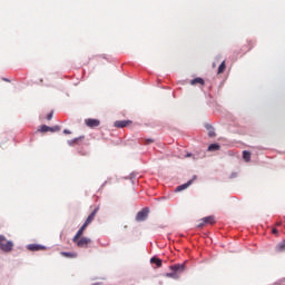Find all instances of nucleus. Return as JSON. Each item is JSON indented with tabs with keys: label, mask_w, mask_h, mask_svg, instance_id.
I'll return each instance as SVG.
<instances>
[{
	"label": "nucleus",
	"mask_w": 285,
	"mask_h": 285,
	"mask_svg": "<svg viewBox=\"0 0 285 285\" xmlns=\"http://www.w3.org/2000/svg\"><path fill=\"white\" fill-rule=\"evenodd\" d=\"M50 127H48L47 125H42L40 128V132H49Z\"/></svg>",
	"instance_id": "obj_22"
},
{
	"label": "nucleus",
	"mask_w": 285,
	"mask_h": 285,
	"mask_svg": "<svg viewBox=\"0 0 285 285\" xmlns=\"http://www.w3.org/2000/svg\"><path fill=\"white\" fill-rule=\"evenodd\" d=\"M272 233H273V235H277V233H278L277 228H274V229L272 230Z\"/></svg>",
	"instance_id": "obj_28"
},
{
	"label": "nucleus",
	"mask_w": 285,
	"mask_h": 285,
	"mask_svg": "<svg viewBox=\"0 0 285 285\" xmlns=\"http://www.w3.org/2000/svg\"><path fill=\"white\" fill-rule=\"evenodd\" d=\"M3 81H7L8 83H10V80H9V79H7V78H3Z\"/></svg>",
	"instance_id": "obj_29"
},
{
	"label": "nucleus",
	"mask_w": 285,
	"mask_h": 285,
	"mask_svg": "<svg viewBox=\"0 0 285 285\" xmlns=\"http://www.w3.org/2000/svg\"><path fill=\"white\" fill-rule=\"evenodd\" d=\"M130 124H132V121H130V120H117L115 122V127L116 128H126V126H130Z\"/></svg>",
	"instance_id": "obj_7"
},
{
	"label": "nucleus",
	"mask_w": 285,
	"mask_h": 285,
	"mask_svg": "<svg viewBox=\"0 0 285 285\" xmlns=\"http://www.w3.org/2000/svg\"><path fill=\"white\" fill-rule=\"evenodd\" d=\"M59 126L56 127H49V132H59Z\"/></svg>",
	"instance_id": "obj_23"
},
{
	"label": "nucleus",
	"mask_w": 285,
	"mask_h": 285,
	"mask_svg": "<svg viewBox=\"0 0 285 285\" xmlns=\"http://www.w3.org/2000/svg\"><path fill=\"white\" fill-rule=\"evenodd\" d=\"M277 253H284L285 252V240L281 242L278 245H276Z\"/></svg>",
	"instance_id": "obj_17"
},
{
	"label": "nucleus",
	"mask_w": 285,
	"mask_h": 285,
	"mask_svg": "<svg viewBox=\"0 0 285 285\" xmlns=\"http://www.w3.org/2000/svg\"><path fill=\"white\" fill-rule=\"evenodd\" d=\"M60 255L62 257H67L68 259H76L77 253L75 252H61Z\"/></svg>",
	"instance_id": "obj_11"
},
{
	"label": "nucleus",
	"mask_w": 285,
	"mask_h": 285,
	"mask_svg": "<svg viewBox=\"0 0 285 285\" xmlns=\"http://www.w3.org/2000/svg\"><path fill=\"white\" fill-rule=\"evenodd\" d=\"M151 264H156L157 268H161V259L157 258V257H153L150 259Z\"/></svg>",
	"instance_id": "obj_18"
},
{
	"label": "nucleus",
	"mask_w": 285,
	"mask_h": 285,
	"mask_svg": "<svg viewBox=\"0 0 285 285\" xmlns=\"http://www.w3.org/2000/svg\"><path fill=\"white\" fill-rule=\"evenodd\" d=\"M146 217H148V212L142 209L136 216V222H145Z\"/></svg>",
	"instance_id": "obj_8"
},
{
	"label": "nucleus",
	"mask_w": 285,
	"mask_h": 285,
	"mask_svg": "<svg viewBox=\"0 0 285 285\" xmlns=\"http://www.w3.org/2000/svg\"><path fill=\"white\" fill-rule=\"evenodd\" d=\"M14 248V243L12 240H8L6 238L4 242L0 243V250L3 253H12V249Z\"/></svg>",
	"instance_id": "obj_1"
},
{
	"label": "nucleus",
	"mask_w": 285,
	"mask_h": 285,
	"mask_svg": "<svg viewBox=\"0 0 285 285\" xmlns=\"http://www.w3.org/2000/svg\"><path fill=\"white\" fill-rule=\"evenodd\" d=\"M86 126H88V128H97L100 126L101 121H99V119H86L85 120Z\"/></svg>",
	"instance_id": "obj_5"
},
{
	"label": "nucleus",
	"mask_w": 285,
	"mask_h": 285,
	"mask_svg": "<svg viewBox=\"0 0 285 285\" xmlns=\"http://www.w3.org/2000/svg\"><path fill=\"white\" fill-rule=\"evenodd\" d=\"M165 276L171 277V279H179V275L176 272L167 273Z\"/></svg>",
	"instance_id": "obj_20"
},
{
	"label": "nucleus",
	"mask_w": 285,
	"mask_h": 285,
	"mask_svg": "<svg viewBox=\"0 0 285 285\" xmlns=\"http://www.w3.org/2000/svg\"><path fill=\"white\" fill-rule=\"evenodd\" d=\"M243 159H244V161H247V163L250 161V153L244 150L243 151Z\"/></svg>",
	"instance_id": "obj_19"
},
{
	"label": "nucleus",
	"mask_w": 285,
	"mask_h": 285,
	"mask_svg": "<svg viewBox=\"0 0 285 285\" xmlns=\"http://www.w3.org/2000/svg\"><path fill=\"white\" fill-rule=\"evenodd\" d=\"M193 185V179L188 180L187 183L183 184V185H179L177 188H176V193H181V190H186V188H188L189 186Z\"/></svg>",
	"instance_id": "obj_10"
},
{
	"label": "nucleus",
	"mask_w": 285,
	"mask_h": 285,
	"mask_svg": "<svg viewBox=\"0 0 285 285\" xmlns=\"http://www.w3.org/2000/svg\"><path fill=\"white\" fill-rule=\"evenodd\" d=\"M52 112H50V114H48V116H47V119H48V121H50V119H52Z\"/></svg>",
	"instance_id": "obj_26"
},
{
	"label": "nucleus",
	"mask_w": 285,
	"mask_h": 285,
	"mask_svg": "<svg viewBox=\"0 0 285 285\" xmlns=\"http://www.w3.org/2000/svg\"><path fill=\"white\" fill-rule=\"evenodd\" d=\"M63 134H65V135H70L71 132H70V130L65 129V130H63Z\"/></svg>",
	"instance_id": "obj_27"
},
{
	"label": "nucleus",
	"mask_w": 285,
	"mask_h": 285,
	"mask_svg": "<svg viewBox=\"0 0 285 285\" xmlns=\"http://www.w3.org/2000/svg\"><path fill=\"white\" fill-rule=\"evenodd\" d=\"M226 71V61H223L219 67H218V71L217 75H224V72Z\"/></svg>",
	"instance_id": "obj_14"
},
{
	"label": "nucleus",
	"mask_w": 285,
	"mask_h": 285,
	"mask_svg": "<svg viewBox=\"0 0 285 285\" xmlns=\"http://www.w3.org/2000/svg\"><path fill=\"white\" fill-rule=\"evenodd\" d=\"M222 147L219 146V144H212L208 146V150L209 153H215L216 150H219Z\"/></svg>",
	"instance_id": "obj_15"
},
{
	"label": "nucleus",
	"mask_w": 285,
	"mask_h": 285,
	"mask_svg": "<svg viewBox=\"0 0 285 285\" xmlns=\"http://www.w3.org/2000/svg\"><path fill=\"white\" fill-rule=\"evenodd\" d=\"M79 140H81V138H75L73 140L69 141V146H75V144H78Z\"/></svg>",
	"instance_id": "obj_24"
},
{
	"label": "nucleus",
	"mask_w": 285,
	"mask_h": 285,
	"mask_svg": "<svg viewBox=\"0 0 285 285\" xmlns=\"http://www.w3.org/2000/svg\"><path fill=\"white\" fill-rule=\"evenodd\" d=\"M169 268L176 274L179 275V273H184L186 271V265L185 264H176L169 266Z\"/></svg>",
	"instance_id": "obj_4"
},
{
	"label": "nucleus",
	"mask_w": 285,
	"mask_h": 285,
	"mask_svg": "<svg viewBox=\"0 0 285 285\" xmlns=\"http://www.w3.org/2000/svg\"><path fill=\"white\" fill-rule=\"evenodd\" d=\"M90 242H92L90 238L82 237L78 238L77 242H73V244H76L78 248H88V244H90Z\"/></svg>",
	"instance_id": "obj_2"
},
{
	"label": "nucleus",
	"mask_w": 285,
	"mask_h": 285,
	"mask_svg": "<svg viewBox=\"0 0 285 285\" xmlns=\"http://www.w3.org/2000/svg\"><path fill=\"white\" fill-rule=\"evenodd\" d=\"M204 224H210V226H213V224H215V216H208L203 218ZM204 224H200L199 226H204Z\"/></svg>",
	"instance_id": "obj_12"
},
{
	"label": "nucleus",
	"mask_w": 285,
	"mask_h": 285,
	"mask_svg": "<svg viewBox=\"0 0 285 285\" xmlns=\"http://www.w3.org/2000/svg\"><path fill=\"white\" fill-rule=\"evenodd\" d=\"M150 144H155V139L148 138V139H145V140H144V145H145V146H150Z\"/></svg>",
	"instance_id": "obj_21"
},
{
	"label": "nucleus",
	"mask_w": 285,
	"mask_h": 285,
	"mask_svg": "<svg viewBox=\"0 0 285 285\" xmlns=\"http://www.w3.org/2000/svg\"><path fill=\"white\" fill-rule=\"evenodd\" d=\"M86 228H88V226H86L85 224L79 228V230L77 232V234L75 235L72 242H77V239H81V235H83V230H86Z\"/></svg>",
	"instance_id": "obj_9"
},
{
	"label": "nucleus",
	"mask_w": 285,
	"mask_h": 285,
	"mask_svg": "<svg viewBox=\"0 0 285 285\" xmlns=\"http://www.w3.org/2000/svg\"><path fill=\"white\" fill-rule=\"evenodd\" d=\"M252 49H253V46H252V45H248L247 47H245V48L243 49V52H244V53L249 52V50H252Z\"/></svg>",
	"instance_id": "obj_25"
},
{
	"label": "nucleus",
	"mask_w": 285,
	"mask_h": 285,
	"mask_svg": "<svg viewBox=\"0 0 285 285\" xmlns=\"http://www.w3.org/2000/svg\"><path fill=\"white\" fill-rule=\"evenodd\" d=\"M97 213H99V207H96L92 213L87 217L86 222L83 223L85 226H90L92 222H95V217H97Z\"/></svg>",
	"instance_id": "obj_3"
},
{
	"label": "nucleus",
	"mask_w": 285,
	"mask_h": 285,
	"mask_svg": "<svg viewBox=\"0 0 285 285\" xmlns=\"http://www.w3.org/2000/svg\"><path fill=\"white\" fill-rule=\"evenodd\" d=\"M191 86H197L199 83L200 86H204V79L203 78H195L190 81Z\"/></svg>",
	"instance_id": "obj_16"
},
{
	"label": "nucleus",
	"mask_w": 285,
	"mask_h": 285,
	"mask_svg": "<svg viewBox=\"0 0 285 285\" xmlns=\"http://www.w3.org/2000/svg\"><path fill=\"white\" fill-rule=\"evenodd\" d=\"M28 250L31 252H37V250H46V247L43 245H39V244H29L27 246Z\"/></svg>",
	"instance_id": "obj_6"
},
{
	"label": "nucleus",
	"mask_w": 285,
	"mask_h": 285,
	"mask_svg": "<svg viewBox=\"0 0 285 285\" xmlns=\"http://www.w3.org/2000/svg\"><path fill=\"white\" fill-rule=\"evenodd\" d=\"M206 130H208V137H216L217 134H215V128L210 125L205 126Z\"/></svg>",
	"instance_id": "obj_13"
}]
</instances>
